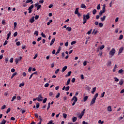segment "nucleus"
<instances>
[{
	"instance_id": "1",
	"label": "nucleus",
	"mask_w": 124,
	"mask_h": 124,
	"mask_svg": "<svg viewBox=\"0 0 124 124\" xmlns=\"http://www.w3.org/2000/svg\"><path fill=\"white\" fill-rule=\"evenodd\" d=\"M105 6H106L105 4H104L103 5L102 10H101L100 11V12L99 13V15L100 16H101V15H102L103 14V13H105V11L106 10V9H105Z\"/></svg>"
},
{
	"instance_id": "2",
	"label": "nucleus",
	"mask_w": 124,
	"mask_h": 124,
	"mask_svg": "<svg viewBox=\"0 0 124 124\" xmlns=\"http://www.w3.org/2000/svg\"><path fill=\"white\" fill-rule=\"evenodd\" d=\"M90 18V13H88L87 15H83V21H87V20H89Z\"/></svg>"
},
{
	"instance_id": "3",
	"label": "nucleus",
	"mask_w": 124,
	"mask_h": 124,
	"mask_svg": "<svg viewBox=\"0 0 124 124\" xmlns=\"http://www.w3.org/2000/svg\"><path fill=\"white\" fill-rule=\"evenodd\" d=\"M73 100H74V102L72 104V106H74L75 105V103L77 102V100H78L77 97H76V96H73V98L72 99V101H73Z\"/></svg>"
},
{
	"instance_id": "4",
	"label": "nucleus",
	"mask_w": 124,
	"mask_h": 124,
	"mask_svg": "<svg viewBox=\"0 0 124 124\" xmlns=\"http://www.w3.org/2000/svg\"><path fill=\"white\" fill-rule=\"evenodd\" d=\"M115 53H116V50L115 48H112L109 52V55H110L111 57H113V56L115 55Z\"/></svg>"
},
{
	"instance_id": "5",
	"label": "nucleus",
	"mask_w": 124,
	"mask_h": 124,
	"mask_svg": "<svg viewBox=\"0 0 124 124\" xmlns=\"http://www.w3.org/2000/svg\"><path fill=\"white\" fill-rule=\"evenodd\" d=\"M37 100L38 101L41 102L42 100H43V97H42V95L41 94H40L38 95V97H37Z\"/></svg>"
},
{
	"instance_id": "6",
	"label": "nucleus",
	"mask_w": 124,
	"mask_h": 124,
	"mask_svg": "<svg viewBox=\"0 0 124 124\" xmlns=\"http://www.w3.org/2000/svg\"><path fill=\"white\" fill-rule=\"evenodd\" d=\"M21 60H22V57H20L19 58H16L15 59L16 64H18V62H19Z\"/></svg>"
},
{
	"instance_id": "7",
	"label": "nucleus",
	"mask_w": 124,
	"mask_h": 124,
	"mask_svg": "<svg viewBox=\"0 0 124 124\" xmlns=\"http://www.w3.org/2000/svg\"><path fill=\"white\" fill-rule=\"evenodd\" d=\"M33 7H34V6L33 5V4H32L29 8V13H31V9H32Z\"/></svg>"
},
{
	"instance_id": "8",
	"label": "nucleus",
	"mask_w": 124,
	"mask_h": 124,
	"mask_svg": "<svg viewBox=\"0 0 124 124\" xmlns=\"http://www.w3.org/2000/svg\"><path fill=\"white\" fill-rule=\"evenodd\" d=\"M95 100H96V99L93 98L91 102L90 105H93V104H94V103H95Z\"/></svg>"
},
{
	"instance_id": "9",
	"label": "nucleus",
	"mask_w": 124,
	"mask_h": 124,
	"mask_svg": "<svg viewBox=\"0 0 124 124\" xmlns=\"http://www.w3.org/2000/svg\"><path fill=\"white\" fill-rule=\"evenodd\" d=\"M66 69H67V66H65L64 67H63L62 69V73H63V72H64Z\"/></svg>"
},
{
	"instance_id": "10",
	"label": "nucleus",
	"mask_w": 124,
	"mask_h": 124,
	"mask_svg": "<svg viewBox=\"0 0 124 124\" xmlns=\"http://www.w3.org/2000/svg\"><path fill=\"white\" fill-rule=\"evenodd\" d=\"M107 110L108 112H112V107L110 106L108 107Z\"/></svg>"
},
{
	"instance_id": "11",
	"label": "nucleus",
	"mask_w": 124,
	"mask_h": 124,
	"mask_svg": "<svg viewBox=\"0 0 124 124\" xmlns=\"http://www.w3.org/2000/svg\"><path fill=\"white\" fill-rule=\"evenodd\" d=\"M30 23H33L34 22V16H32L30 20Z\"/></svg>"
},
{
	"instance_id": "12",
	"label": "nucleus",
	"mask_w": 124,
	"mask_h": 124,
	"mask_svg": "<svg viewBox=\"0 0 124 124\" xmlns=\"http://www.w3.org/2000/svg\"><path fill=\"white\" fill-rule=\"evenodd\" d=\"M123 51H124V47H121L119 50V54H121V53H122L123 52Z\"/></svg>"
},
{
	"instance_id": "13",
	"label": "nucleus",
	"mask_w": 124,
	"mask_h": 124,
	"mask_svg": "<svg viewBox=\"0 0 124 124\" xmlns=\"http://www.w3.org/2000/svg\"><path fill=\"white\" fill-rule=\"evenodd\" d=\"M88 98H89V97L88 96H84L83 97V101H84V102H86V101H87V100H88Z\"/></svg>"
},
{
	"instance_id": "14",
	"label": "nucleus",
	"mask_w": 124,
	"mask_h": 124,
	"mask_svg": "<svg viewBox=\"0 0 124 124\" xmlns=\"http://www.w3.org/2000/svg\"><path fill=\"white\" fill-rule=\"evenodd\" d=\"M55 38H53L52 40H51V42L50 44V46H52V45H53V44H54V43L55 42Z\"/></svg>"
},
{
	"instance_id": "15",
	"label": "nucleus",
	"mask_w": 124,
	"mask_h": 124,
	"mask_svg": "<svg viewBox=\"0 0 124 124\" xmlns=\"http://www.w3.org/2000/svg\"><path fill=\"white\" fill-rule=\"evenodd\" d=\"M105 19H106V16H104L102 17L101 18V21L103 22L105 21Z\"/></svg>"
},
{
	"instance_id": "16",
	"label": "nucleus",
	"mask_w": 124,
	"mask_h": 124,
	"mask_svg": "<svg viewBox=\"0 0 124 124\" xmlns=\"http://www.w3.org/2000/svg\"><path fill=\"white\" fill-rule=\"evenodd\" d=\"M112 64V62L110 61H108L107 63V66H110Z\"/></svg>"
},
{
	"instance_id": "17",
	"label": "nucleus",
	"mask_w": 124,
	"mask_h": 124,
	"mask_svg": "<svg viewBox=\"0 0 124 124\" xmlns=\"http://www.w3.org/2000/svg\"><path fill=\"white\" fill-rule=\"evenodd\" d=\"M71 73H72V72L69 71L68 72L67 74L65 75V77H68V76H70V75H71Z\"/></svg>"
},
{
	"instance_id": "18",
	"label": "nucleus",
	"mask_w": 124,
	"mask_h": 124,
	"mask_svg": "<svg viewBox=\"0 0 124 124\" xmlns=\"http://www.w3.org/2000/svg\"><path fill=\"white\" fill-rule=\"evenodd\" d=\"M77 121V117H73L72 121L73 122V123H75V122Z\"/></svg>"
},
{
	"instance_id": "19",
	"label": "nucleus",
	"mask_w": 124,
	"mask_h": 124,
	"mask_svg": "<svg viewBox=\"0 0 124 124\" xmlns=\"http://www.w3.org/2000/svg\"><path fill=\"white\" fill-rule=\"evenodd\" d=\"M78 10H79V8H77L75 11V14H78L79 13Z\"/></svg>"
},
{
	"instance_id": "20",
	"label": "nucleus",
	"mask_w": 124,
	"mask_h": 124,
	"mask_svg": "<svg viewBox=\"0 0 124 124\" xmlns=\"http://www.w3.org/2000/svg\"><path fill=\"white\" fill-rule=\"evenodd\" d=\"M16 75H17V72H15L14 73H13L11 78V79H13V78L14 77V76H16Z\"/></svg>"
},
{
	"instance_id": "21",
	"label": "nucleus",
	"mask_w": 124,
	"mask_h": 124,
	"mask_svg": "<svg viewBox=\"0 0 124 124\" xmlns=\"http://www.w3.org/2000/svg\"><path fill=\"white\" fill-rule=\"evenodd\" d=\"M61 52V46H60V48L58 49L57 51L56 52L55 55H58L59 53Z\"/></svg>"
},
{
	"instance_id": "22",
	"label": "nucleus",
	"mask_w": 124,
	"mask_h": 124,
	"mask_svg": "<svg viewBox=\"0 0 124 124\" xmlns=\"http://www.w3.org/2000/svg\"><path fill=\"white\" fill-rule=\"evenodd\" d=\"M70 81H71V79L69 78L67 81L66 84V86H68V85H69V83H70Z\"/></svg>"
},
{
	"instance_id": "23",
	"label": "nucleus",
	"mask_w": 124,
	"mask_h": 124,
	"mask_svg": "<svg viewBox=\"0 0 124 124\" xmlns=\"http://www.w3.org/2000/svg\"><path fill=\"white\" fill-rule=\"evenodd\" d=\"M119 85L122 86V85H123V84H124V80L123 79H121V81H119Z\"/></svg>"
},
{
	"instance_id": "24",
	"label": "nucleus",
	"mask_w": 124,
	"mask_h": 124,
	"mask_svg": "<svg viewBox=\"0 0 124 124\" xmlns=\"http://www.w3.org/2000/svg\"><path fill=\"white\" fill-rule=\"evenodd\" d=\"M123 38H124V35H120L119 37V40H122V39H123Z\"/></svg>"
},
{
	"instance_id": "25",
	"label": "nucleus",
	"mask_w": 124,
	"mask_h": 124,
	"mask_svg": "<svg viewBox=\"0 0 124 124\" xmlns=\"http://www.w3.org/2000/svg\"><path fill=\"white\" fill-rule=\"evenodd\" d=\"M6 122H7L6 120L3 119V120L2 121V122H1V124H6Z\"/></svg>"
},
{
	"instance_id": "26",
	"label": "nucleus",
	"mask_w": 124,
	"mask_h": 124,
	"mask_svg": "<svg viewBox=\"0 0 124 124\" xmlns=\"http://www.w3.org/2000/svg\"><path fill=\"white\" fill-rule=\"evenodd\" d=\"M98 96V93H96L93 98H94V99H96V97H97Z\"/></svg>"
},
{
	"instance_id": "27",
	"label": "nucleus",
	"mask_w": 124,
	"mask_h": 124,
	"mask_svg": "<svg viewBox=\"0 0 124 124\" xmlns=\"http://www.w3.org/2000/svg\"><path fill=\"white\" fill-rule=\"evenodd\" d=\"M66 30L68 31H71V27H67Z\"/></svg>"
},
{
	"instance_id": "28",
	"label": "nucleus",
	"mask_w": 124,
	"mask_h": 124,
	"mask_svg": "<svg viewBox=\"0 0 124 124\" xmlns=\"http://www.w3.org/2000/svg\"><path fill=\"white\" fill-rule=\"evenodd\" d=\"M80 7L81 8H86V5L84 4H82Z\"/></svg>"
},
{
	"instance_id": "29",
	"label": "nucleus",
	"mask_w": 124,
	"mask_h": 124,
	"mask_svg": "<svg viewBox=\"0 0 124 124\" xmlns=\"http://www.w3.org/2000/svg\"><path fill=\"white\" fill-rule=\"evenodd\" d=\"M16 96H13V97H12V98L11 101H12V102L14 101V100H15V99H16Z\"/></svg>"
},
{
	"instance_id": "30",
	"label": "nucleus",
	"mask_w": 124,
	"mask_h": 124,
	"mask_svg": "<svg viewBox=\"0 0 124 124\" xmlns=\"http://www.w3.org/2000/svg\"><path fill=\"white\" fill-rule=\"evenodd\" d=\"M96 14V9H94L93 11V15H95Z\"/></svg>"
},
{
	"instance_id": "31",
	"label": "nucleus",
	"mask_w": 124,
	"mask_h": 124,
	"mask_svg": "<svg viewBox=\"0 0 124 124\" xmlns=\"http://www.w3.org/2000/svg\"><path fill=\"white\" fill-rule=\"evenodd\" d=\"M24 86H25V83H24V82H22L19 85V87H23Z\"/></svg>"
},
{
	"instance_id": "32",
	"label": "nucleus",
	"mask_w": 124,
	"mask_h": 124,
	"mask_svg": "<svg viewBox=\"0 0 124 124\" xmlns=\"http://www.w3.org/2000/svg\"><path fill=\"white\" fill-rule=\"evenodd\" d=\"M60 94L61 93H58L57 94L56 96V98H59V97H60Z\"/></svg>"
},
{
	"instance_id": "33",
	"label": "nucleus",
	"mask_w": 124,
	"mask_h": 124,
	"mask_svg": "<svg viewBox=\"0 0 124 124\" xmlns=\"http://www.w3.org/2000/svg\"><path fill=\"white\" fill-rule=\"evenodd\" d=\"M104 47H105V46H104V45H102L100 47V50H103V49L104 48Z\"/></svg>"
},
{
	"instance_id": "34",
	"label": "nucleus",
	"mask_w": 124,
	"mask_h": 124,
	"mask_svg": "<svg viewBox=\"0 0 124 124\" xmlns=\"http://www.w3.org/2000/svg\"><path fill=\"white\" fill-rule=\"evenodd\" d=\"M6 107V106L5 105H4L1 108V110H3V109H5Z\"/></svg>"
},
{
	"instance_id": "35",
	"label": "nucleus",
	"mask_w": 124,
	"mask_h": 124,
	"mask_svg": "<svg viewBox=\"0 0 124 124\" xmlns=\"http://www.w3.org/2000/svg\"><path fill=\"white\" fill-rule=\"evenodd\" d=\"M98 124H104V122L102 121L101 120H100L98 121Z\"/></svg>"
},
{
	"instance_id": "36",
	"label": "nucleus",
	"mask_w": 124,
	"mask_h": 124,
	"mask_svg": "<svg viewBox=\"0 0 124 124\" xmlns=\"http://www.w3.org/2000/svg\"><path fill=\"white\" fill-rule=\"evenodd\" d=\"M52 22H53V20H52V19L50 20L49 21V22H47V26L50 25V23H52Z\"/></svg>"
},
{
	"instance_id": "37",
	"label": "nucleus",
	"mask_w": 124,
	"mask_h": 124,
	"mask_svg": "<svg viewBox=\"0 0 124 124\" xmlns=\"http://www.w3.org/2000/svg\"><path fill=\"white\" fill-rule=\"evenodd\" d=\"M62 116H63V118H64V119H66V117H67V115L65 113H63L62 114Z\"/></svg>"
},
{
	"instance_id": "38",
	"label": "nucleus",
	"mask_w": 124,
	"mask_h": 124,
	"mask_svg": "<svg viewBox=\"0 0 124 124\" xmlns=\"http://www.w3.org/2000/svg\"><path fill=\"white\" fill-rule=\"evenodd\" d=\"M99 27H100V28H102L103 27V24L102 23H99Z\"/></svg>"
},
{
	"instance_id": "39",
	"label": "nucleus",
	"mask_w": 124,
	"mask_h": 124,
	"mask_svg": "<svg viewBox=\"0 0 124 124\" xmlns=\"http://www.w3.org/2000/svg\"><path fill=\"white\" fill-rule=\"evenodd\" d=\"M11 110V109L10 108H9L7 109V111H6L7 114H8L9 112H10V110Z\"/></svg>"
},
{
	"instance_id": "40",
	"label": "nucleus",
	"mask_w": 124,
	"mask_h": 124,
	"mask_svg": "<svg viewBox=\"0 0 124 124\" xmlns=\"http://www.w3.org/2000/svg\"><path fill=\"white\" fill-rule=\"evenodd\" d=\"M123 72H124V70L122 69L119 70L118 71V73L119 74L123 73Z\"/></svg>"
},
{
	"instance_id": "41",
	"label": "nucleus",
	"mask_w": 124,
	"mask_h": 124,
	"mask_svg": "<svg viewBox=\"0 0 124 124\" xmlns=\"http://www.w3.org/2000/svg\"><path fill=\"white\" fill-rule=\"evenodd\" d=\"M41 35L44 38H46V36L44 34V33L43 32L41 33Z\"/></svg>"
},
{
	"instance_id": "42",
	"label": "nucleus",
	"mask_w": 124,
	"mask_h": 124,
	"mask_svg": "<svg viewBox=\"0 0 124 124\" xmlns=\"http://www.w3.org/2000/svg\"><path fill=\"white\" fill-rule=\"evenodd\" d=\"M114 81L115 82H119V78H117L116 77L114 78Z\"/></svg>"
},
{
	"instance_id": "43",
	"label": "nucleus",
	"mask_w": 124,
	"mask_h": 124,
	"mask_svg": "<svg viewBox=\"0 0 124 124\" xmlns=\"http://www.w3.org/2000/svg\"><path fill=\"white\" fill-rule=\"evenodd\" d=\"M41 8V5H38L37 7V10H39Z\"/></svg>"
},
{
	"instance_id": "44",
	"label": "nucleus",
	"mask_w": 124,
	"mask_h": 124,
	"mask_svg": "<svg viewBox=\"0 0 124 124\" xmlns=\"http://www.w3.org/2000/svg\"><path fill=\"white\" fill-rule=\"evenodd\" d=\"M60 71V69H57L55 72V74H58V73H59V72Z\"/></svg>"
},
{
	"instance_id": "45",
	"label": "nucleus",
	"mask_w": 124,
	"mask_h": 124,
	"mask_svg": "<svg viewBox=\"0 0 124 124\" xmlns=\"http://www.w3.org/2000/svg\"><path fill=\"white\" fill-rule=\"evenodd\" d=\"M34 34L36 35V36H37L38 35V31H35Z\"/></svg>"
},
{
	"instance_id": "46",
	"label": "nucleus",
	"mask_w": 124,
	"mask_h": 124,
	"mask_svg": "<svg viewBox=\"0 0 124 124\" xmlns=\"http://www.w3.org/2000/svg\"><path fill=\"white\" fill-rule=\"evenodd\" d=\"M105 94V92H103L101 94V97H104V95Z\"/></svg>"
},
{
	"instance_id": "47",
	"label": "nucleus",
	"mask_w": 124,
	"mask_h": 124,
	"mask_svg": "<svg viewBox=\"0 0 124 124\" xmlns=\"http://www.w3.org/2000/svg\"><path fill=\"white\" fill-rule=\"evenodd\" d=\"M47 101V98H45L43 101V103H46V102Z\"/></svg>"
},
{
	"instance_id": "48",
	"label": "nucleus",
	"mask_w": 124,
	"mask_h": 124,
	"mask_svg": "<svg viewBox=\"0 0 124 124\" xmlns=\"http://www.w3.org/2000/svg\"><path fill=\"white\" fill-rule=\"evenodd\" d=\"M69 88H70L69 86H68L65 87V90L66 91H69Z\"/></svg>"
},
{
	"instance_id": "49",
	"label": "nucleus",
	"mask_w": 124,
	"mask_h": 124,
	"mask_svg": "<svg viewBox=\"0 0 124 124\" xmlns=\"http://www.w3.org/2000/svg\"><path fill=\"white\" fill-rule=\"evenodd\" d=\"M17 35H18V32H15L14 34V37H16V36H17Z\"/></svg>"
},
{
	"instance_id": "50",
	"label": "nucleus",
	"mask_w": 124,
	"mask_h": 124,
	"mask_svg": "<svg viewBox=\"0 0 124 124\" xmlns=\"http://www.w3.org/2000/svg\"><path fill=\"white\" fill-rule=\"evenodd\" d=\"M98 56H99L100 57H101V56H102V52L101 51H99Z\"/></svg>"
},
{
	"instance_id": "51",
	"label": "nucleus",
	"mask_w": 124,
	"mask_h": 124,
	"mask_svg": "<svg viewBox=\"0 0 124 124\" xmlns=\"http://www.w3.org/2000/svg\"><path fill=\"white\" fill-rule=\"evenodd\" d=\"M7 43H8V41H7V40H6L3 44V46H5V45H6Z\"/></svg>"
},
{
	"instance_id": "52",
	"label": "nucleus",
	"mask_w": 124,
	"mask_h": 124,
	"mask_svg": "<svg viewBox=\"0 0 124 124\" xmlns=\"http://www.w3.org/2000/svg\"><path fill=\"white\" fill-rule=\"evenodd\" d=\"M16 45L17 46H20V45H21V43L20 42H17L16 43Z\"/></svg>"
},
{
	"instance_id": "53",
	"label": "nucleus",
	"mask_w": 124,
	"mask_h": 124,
	"mask_svg": "<svg viewBox=\"0 0 124 124\" xmlns=\"http://www.w3.org/2000/svg\"><path fill=\"white\" fill-rule=\"evenodd\" d=\"M36 108H39V103H36Z\"/></svg>"
},
{
	"instance_id": "54",
	"label": "nucleus",
	"mask_w": 124,
	"mask_h": 124,
	"mask_svg": "<svg viewBox=\"0 0 124 124\" xmlns=\"http://www.w3.org/2000/svg\"><path fill=\"white\" fill-rule=\"evenodd\" d=\"M97 10H99L100 9V4H98L97 6Z\"/></svg>"
},
{
	"instance_id": "55",
	"label": "nucleus",
	"mask_w": 124,
	"mask_h": 124,
	"mask_svg": "<svg viewBox=\"0 0 124 124\" xmlns=\"http://www.w3.org/2000/svg\"><path fill=\"white\" fill-rule=\"evenodd\" d=\"M45 88H48V87H49V83H46L45 84Z\"/></svg>"
},
{
	"instance_id": "56",
	"label": "nucleus",
	"mask_w": 124,
	"mask_h": 124,
	"mask_svg": "<svg viewBox=\"0 0 124 124\" xmlns=\"http://www.w3.org/2000/svg\"><path fill=\"white\" fill-rule=\"evenodd\" d=\"M39 18V16L36 15L35 16V20H37Z\"/></svg>"
},
{
	"instance_id": "57",
	"label": "nucleus",
	"mask_w": 124,
	"mask_h": 124,
	"mask_svg": "<svg viewBox=\"0 0 124 124\" xmlns=\"http://www.w3.org/2000/svg\"><path fill=\"white\" fill-rule=\"evenodd\" d=\"M37 56H38V54H36L33 58V60H35L37 58Z\"/></svg>"
},
{
	"instance_id": "58",
	"label": "nucleus",
	"mask_w": 124,
	"mask_h": 124,
	"mask_svg": "<svg viewBox=\"0 0 124 124\" xmlns=\"http://www.w3.org/2000/svg\"><path fill=\"white\" fill-rule=\"evenodd\" d=\"M76 41H74L71 42V45H73L74 44H76Z\"/></svg>"
},
{
	"instance_id": "59",
	"label": "nucleus",
	"mask_w": 124,
	"mask_h": 124,
	"mask_svg": "<svg viewBox=\"0 0 124 124\" xmlns=\"http://www.w3.org/2000/svg\"><path fill=\"white\" fill-rule=\"evenodd\" d=\"M75 80H76L75 78H73L71 80L72 83H74L75 82Z\"/></svg>"
},
{
	"instance_id": "60",
	"label": "nucleus",
	"mask_w": 124,
	"mask_h": 124,
	"mask_svg": "<svg viewBox=\"0 0 124 124\" xmlns=\"http://www.w3.org/2000/svg\"><path fill=\"white\" fill-rule=\"evenodd\" d=\"M16 99H17V100H21V97L20 96H18L16 97Z\"/></svg>"
},
{
	"instance_id": "61",
	"label": "nucleus",
	"mask_w": 124,
	"mask_h": 124,
	"mask_svg": "<svg viewBox=\"0 0 124 124\" xmlns=\"http://www.w3.org/2000/svg\"><path fill=\"white\" fill-rule=\"evenodd\" d=\"M91 33H92V30L88 31V32L87 33V34H91Z\"/></svg>"
},
{
	"instance_id": "62",
	"label": "nucleus",
	"mask_w": 124,
	"mask_h": 124,
	"mask_svg": "<svg viewBox=\"0 0 124 124\" xmlns=\"http://www.w3.org/2000/svg\"><path fill=\"white\" fill-rule=\"evenodd\" d=\"M30 2H31V0H27L26 1V3H29Z\"/></svg>"
},
{
	"instance_id": "63",
	"label": "nucleus",
	"mask_w": 124,
	"mask_h": 124,
	"mask_svg": "<svg viewBox=\"0 0 124 124\" xmlns=\"http://www.w3.org/2000/svg\"><path fill=\"white\" fill-rule=\"evenodd\" d=\"M49 96H52L53 95V92H50L49 93Z\"/></svg>"
},
{
	"instance_id": "64",
	"label": "nucleus",
	"mask_w": 124,
	"mask_h": 124,
	"mask_svg": "<svg viewBox=\"0 0 124 124\" xmlns=\"http://www.w3.org/2000/svg\"><path fill=\"white\" fill-rule=\"evenodd\" d=\"M10 62H13V58H11L10 60Z\"/></svg>"
}]
</instances>
